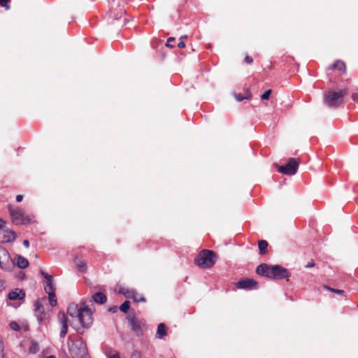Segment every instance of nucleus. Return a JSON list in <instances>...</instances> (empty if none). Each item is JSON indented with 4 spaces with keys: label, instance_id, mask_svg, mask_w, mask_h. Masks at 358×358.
<instances>
[{
    "label": "nucleus",
    "instance_id": "nucleus-1",
    "mask_svg": "<svg viewBox=\"0 0 358 358\" xmlns=\"http://www.w3.org/2000/svg\"><path fill=\"white\" fill-rule=\"evenodd\" d=\"M67 343L72 358H90L87 344L82 338L70 335Z\"/></svg>",
    "mask_w": 358,
    "mask_h": 358
},
{
    "label": "nucleus",
    "instance_id": "nucleus-2",
    "mask_svg": "<svg viewBox=\"0 0 358 358\" xmlns=\"http://www.w3.org/2000/svg\"><path fill=\"white\" fill-rule=\"evenodd\" d=\"M348 92V88L329 90L324 94V103L329 108H337L344 103V98Z\"/></svg>",
    "mask_w": 358,
    "mask_h": 358
},
{
    "label": "nucleus",
    "instance_id": "nucleus-3",
    "mask_svg": "<svg viewBox=\"0 0 358 358\" xmlns=\"http://www.w3.org/2000/svg\"><path fill=\"white\" fill-rule=\"evenodd\" d=\"M216 254L210 250H201L194 259L196 265L202 268L212 267L216 262Z\"/></svg>",
    "mask_w": 358,
    "mask_h": 358
},
{
    "label": "nucleus",
    "instance_id": "nucleus-4",
    "mask_svg": "<svg viewBox=\"0 0 358 358\" xmlns=\"http://www.w3.org/2000/svg\"><path fill=\"white\" fill-rule=\"evenodd\" d=\"M8 211L11 220L15 224H26L31 223L32 221L33 216L27 215L24 210L19 207L13 208L9 205Z\"/></svg>",
    "mask_w": 358,
    "mask_h": 358
},
{
    "label": "nucleus",
    "instance_id": "nucleus-5",
    "mask_svg": "<svg viewBox=\"0 0 358 358\" xmlns=\"http://www.w3.org/2000/svg\"><path fill=\"white\" fill-rule=\"evenodd\" d=\"M129 325L131 326V330L134 332L136 336H140L143 334V328L145 326L143 321L138 320L134 313H129L126 317Z\"/></svg>",
    "mask_w": 358,
    "mask_h": 358
},
{
    "label": "nucleus",
    "instance_id": "nucleus-6",
    "mask_svg": "<svg viewBox=\"0 0 358 358\" xmlns=\"http://www.w3.org/2000/svg\"><path fill=\"white\" fill-rule=\"evenodd\" d=\"M14 267L8 251L2 246H0V268L4 271H10Z\"/></svg>",
    "mask_w": 358,
    "mask_h": 358
},
{
    "label": "nucleus",
    "instance_id": "nucleus-7",
    "mask_svg": "<svg viewBox=\"0 0 358 358\" xmlns=\"http://www.w3.org/2000/svg\"><path fill=\"white\" fill-rule=\"evenodd\" d=\"M299 164V162L296 159L289 158L286 165L278 166V171L281 173L292 176L296 173Z\"/></svg>",
    "mask_w": 358,
    "mask_h": 358
},
{
    "label": "nucleus",
    "instance_id": "nucleus-8",
    "mask_svg": "<svg viewBox=\"0 0 358 358\" xmlns=\"http://www.w3.org/2000/svg\"><path fill=\"white\" fill-rule=\"evenodd\" d=\"M78 320L84 328H89L93 322L90 309L88 307L80 308Z\"/></svg>",
    "mask_w": 358,
    "mask_h": 358
},
{
    "label": "nucleus",
    "instance_id": "nucleus-9",
    "mask_svg": "<svg viewBox=\"0 0 358 358\" xmlns=\"http://www.w3.org/2000/svg\"><path fill=\"white\" fill-rule=\"evenodd\" d=\"M271 269L273 280L288 278L290 276L288 270L280 265H273Z\"/></svg>",
    "mask_w": 358,
    "mask_h": 358
},
{
    "label": "nucleus",
    "instance_id": "nucleus-10",
    "mask_svg": "<svg viewBox=\"0 0 358 358\" xmlns=\"http://www.w3.org/2000/svg\"><path fill=\"white\" fill-rule=\"evenodd\" d=\"M236 287L241 289H256L258 287V282L254 279L244 278L236 282Z\"/></svg>",
    "mask_w": 358,
    "mask_h": 358
},
{
    "label": "nucleus",
    "instance_id": "nucleus-11",
    "mask_svg": "<svg viewBox=\"0 0 358 358\" xmlns=\"http://www.w3.org/2000/svg\"><path fill=\"white\" fill-rule=\"evenodd\" d=\"M40 273L46 280L44 285L45 292L48 294L55 293V289L52 283V276L43 270L40 271Z\"/></svg>",
    "mask_w": 358,
    "mask_h": 358
},
{
    "label": "nucleus",
    "instance_id": "nucleus-12",
    "mask_svg": "<svg viewBox=\"0 0 358 358\" xmlns=\"http://www.w3.org/2000/svg\"><path fill=\"white\" fill-rule=\"evenodd\" d=\"M272 266L273 265H268L267 264H262L257 267L256 273L261 276L272 279Z\"/></svg>",
    "mask_w": 358,
    "mask_h": 358
},
{
    "label": "nucleus",
    "instance_id": "nucleus-13",
    "mask_svg": "<svg viewBox=\"0 0 358 358\" xmlns=\"http://www.w3.org/2000/svg\"><path fill=\"white\" fill-rule=\"evenodd\" d=\"M34 312L39 322H41L45 320V313L44 308L38 301H36L34 303Z\"/></svg>",
    "mask_w": 358,
    "mask_h": 358
},
{
    "label": "nucleus",
    "instance_id": "nucleus-14",
    "mask_svg": "<svg viewBox=\"0 0 358 358\" xmlns=\"http://www.w3.org/2000/svg\"><path fill=\"white\" fill-rule=\"evenodd\" d=\"M126 297L133 299L135 302H144L145 299L134 290H128L124 293Z\"/></svg>",
    "mask_w": 358,
    "mask_h": 358
},
{
    "label": "nucleus",
    "instance_id": "nucleus-15",
    "mask_svg": "<svg viewBox=\"0 0 358 358\" xmlns=\"http://www.w3.org/2000/svg\"><path fill=\"white\" fill-rule=\"evenodd\" d=\"M24 293L21 289L16 288L8 293V298L10 300L21 299L24 298Z\"/></svg>",
    "mask_w": 358,
    "mask_h": 358
},
{
    "label": "nucleus",
    "instance_id": "nucleus-16",
    "mask_svg": "<svg viewBox=\"0 0 358 358\" xmlns=\"http://www.w3.org/2000/svg\"><path fill=\"white\" fill-rule=\"evenodd\" d=\"M80 308L76 303H71L67 308V314L72 317H78Z\"/></svg>",
    "mask_w": 358,
    "mask_h": 358
},
{
    "label": "nucleus",
    "instance_id": "nucleus-17",
    "mask_svg": "<svg viewBox=\"0 0 358 358\" xmlns=\"http://www.w3.org/2000/svg\"><path fill=\"white\" fill-rule=\"evenodd\" d=\"M92 300L99 304H103L106 302L107 297L102 292H96L92 295Z\"/></svg>",
    "mask_w": 358,
    "mask_h": 358
},
{
    "label": "nucleus",
    "instance_id": "nucleus-18",
    "mask_svg": "<svg viewBox=\"0 0 358 358\" xmlns=\"http://www.w3.org/2000/svg\"><path fill=\"white\" fill-rule=\"evenodd\" d=\"M331 69H338V71L345 73L346 71V66L344 62L341 60H336L330 67Z\"/></svg>",
    "mask_w": 358,
    "mask_h": 358
},
{
    "label": "nucleus",
    "instance_id": "nucleus-19",
    "mask_svg": "<svg viewBox=\"0 0 358 358\" xmlns=\"http://www.w3.org/2000/svg\"><path fill=\"white\" fill-rule=\"evenodd\" d=\"M166 335V328L164 323H160L157 327V331L156 333V338H162Z\"/></svg>",
    "mask_w": 358,
    "mask_h": 358
},
{
    "label": "nucleus",
    "instance_id": "nucleus-20",
    "mask_svg": "<svg viewBox=\"0 0 358 358\" xmlns=\"http://www.w3.org/2000/svg\"><path fill=\"white\" fill-rule=\"evenodd\" d=\"M5 235L3 241L5 242H12L14 241L16 238V235L14 231L6 229L5 230Z\"/></svg>",
    "mask_w": 358,
    "mask_h": 358
},
{
    "label": "nucleus",
    "instance_id": "nucleus-21",
    "mask_svg": "<svg viewBox=\"0 0 358 358\" xmlns=\"http://www.w3.org/2000/svg\"><path fill=\"white\" fill-rule=\"evenodd\" d=\"M17 266L20 268H26L29 266V262L25 257L17 255Z\"/></svg>",
    "mask_w": 358,
    "mask_h": 358
},
{
    "label": "nucleus",
    "instance_id": "nucleus-22",
    "mask_svg": "<svg viewBox=\"0 0 358 358\" xmlns=\"http://www.w3.org/2000/svg\"><path fill=\"white\" fill-rule=\"evenodd\" d=\"M268 242L266 241H264V240H261L258 242V248H259V254L261 255H264L265 254L267 253L268 252V250H267V248H268Z\"/></svg>",
    "mask_w": 358,
    "mask_h": 358
},
{
    "label": "nucleus",
    "instance_id": "nucleus-23",
    "mask_svg": "<svg viewBox=\"0 0 358 358\" xmlns=\"http://www.w3.org/2000/svg\"><path fill=\"white\" fill-rule=\"evenodd\" d=\"M74 262L76 264V267L78 270L81 273H86L87 271V266L85 262L82 260H78L77 259H74Z\"/></svg>",
    "mask_w": 358,
    "mask_h": 358
},
{
    "label": "nucleus",
    "instance_id": "nucleus-24",
    "mask_svg": "<svg viewBox=\"0 0 358 358\" xmlns=\"http://www.w3.org/2000/svg\"><path fill=\"white\" fill-rule=\"evenodd\" d=\"M234 96L237 101H241L244 99H249L251 97V93L250 92L249 90L247 89L245 91L244 95L234 93Z\"/></svg>",
    "mask_w": 358,
    "mask_h": 358
},
{
    "label": "nucleus",
    "instance_id": "nucleus-25",
    "mask_svg": "<svg viewBox=\"0 0 358 358\" xmlns=\"http://www.w3.org/2000/svg\"><path fill=\"white\" fill-rule=\"evenodd\" d=\"M57 317L62 326L68 325L67 317L64 312H59Z\"/></svg>",
    "mask_w": 358,
    "mask_h": 358
},
{
    "label": "nucleus",
    "instance_id": "nucleus-26",
    "mask_svg": "<svg viewBox=\"0 0 358 358\" xmlns=\"http://www.w3.org/2000/svg\"><path fill=\"white\" fill-rule=\"evenodd\" d=\"M124 16H125V12L122 9H120L117 12V13L116 14L115 13V15H114V17L116 20H120L122 17H124L122 24H125L126 18L124 17Z\"/></svg>",
    "mask_w": 358,
    "mask_h": 358
},
{
    "label": "nucleus",
    "instance_id": "nucleus-27",
    "mask_svg": "<svg viewBox=\"0 0 358 358\" xmlns=\"http://www.w3.org/2000/svg\"><path fill=\"white\" fill-rule=\"evenodd\" d=\"M324 289L328 290V291H330L331 292H334V293H336V294H340V295H344V290L343 289H334V288H331L329 286H327V285H324L323 286Z\"/></svg>",
    "mask_w": 358,
    "mask_h": 358
},
{
    "label": "nucleus",
    "instance_id": "nucleus-28",
    "mask_svg": "<svg viewBox=\"0 0 358 358\" xmlns=\"http://www.w3.org/2000/svg\"><path fill=\"white\" fill-rule=\"evenodd\" d=\"M29 351L31 354H36L39 351V346L37 343L33 342L29 347Z\"/></svg>",
    "mask_w": 358,
    "mask_h": 358
},
{
    "label": "nucleus",
    "instance_id": "nucleus-29",
    "mask_svg": "<svg viewBox=\"0 0 358 358\" xmlns=\"http://www.w3.org/2000/svg\"><path fill=\"white\" fill-rule=\"evenodd\" d=\"M130 307V302L129 301H125L120 306V310L126 313L129 310Z\"/></svg>",
    "mask_w": 358,
    "mask_h": 358
},
{
    "label": "nucleus",
    "instance_id": "nucleus-30",
    "mask_svg": "<svg viewBox=\"0 0 358 358\" xmlns=\"http://www.w3.org/2000/svg\"><path fill=\"white\" fill-rule=\"evenodd\" d=\"M48 299H49L50 304L51 305V306H55L57 305V299H56L55 292L53 294H49Z\"/></svg>",
    "mask_w": 358,
    "mask_h": 358
},
{
    "label": "nucleus",
    "instance_id": "nucleus-31",
    "mask_svg": "<svg viewBox=\"0 0 358 358\" xmlns=\"http://www.w3.org/2000/svg\"><path fill=\"white\" fill-rule=\"evenodd\" d=\"M9 1L10 0H0V6L5 8L6 10H9L10 8L8 5Z\"/></svg>",
    "mask_w": 358,
    "mask_h": 358
},
{
    "label": "nucleus",
    "instance_id": "nucleus-32",
    "mask_svg": "<svg viewBox=\"0 0 358 358\" xmlns=\"http://www.w3.org/2000/svg\"><path fill=\"white\" fill-rule=\"evenodd\" d=\"M9 326L14 331H19L20 329V325L16 322H11Z\"/></svg>",
    "mask_w": 358,
    "mask_h": 358
},
{
    "label": "nucleus",
    "instance_id": "nucleus-33",
    "mask_svg": "<svg viewBox=\"0 0 358 358\" xmlns=\"http://www.w3.org/2000/svg\"><path fill=\"white\" fill-rule=\"evenodd\" d=\"M68 331V325L62 326V329L60 331V337L64 338Z\"/></svg>",
    "mask_w": 358,
    "mask_h": 358
},
{
    "label": "nucleus",
    "instance_id": "nucleus-34",
    "mask_svg": "<svg viewBox=\"0 0 358 358\" xmlns=\"http://www.w3.org/2000/svg\"><path fill=\"white\" fill-rule=\"evenodd\" d=\"M271 94V90H268L263 94H262L261 99L263 100H267L269 99Z\"/></svg>",
    "mask_w": 358,
    "mask_h": 358
},
{
    "label": "nucleus",
    "instance_id": "nucleus-35",
    "mask_svg": "<svg viewBox=\"0 0 358 358\" xmlns=\"http://www.w3.org/2000/svg\"><path fill=\"white\" fill-rule=\"evenodd\" d=\"M175 38L174 37H169L168 39H167V42H166V45L169 48H173L174 45L172 44V42H174L175 41Z\"/></svg>",
    "mask_w": 358,
    "mask_h": 358
},
{
    "label": "nucleus",
    "instance_id": "nucleus-36",
    "mask_svg": "<svg viewBox=\"0 0 358 358\" xmlns=\"http://www.w3.org/2000/svg\"><path fill=\"white\" fill-rule=\"evenodd\" d=\"M3 348H4V345H3V339L1 337H0V357H3Z\"/></svg>",
    "mask_w": 358,
    "mask_h": 358
},
{
    "label": "nucleus",
    "instance_id": "nucleus-37",
    "mask_svg": "<svg viewBox=\"0 0 358 358\" xmlns=\"http://www.w3.org/2000/svg\"><path fill=\"white\" fill-rule=\"evenodd\" d=\"M131 358H141V353L139 351H134L131 356Z\"/></svg>",
    "mask_w": 358,
    "mask_h": 358
},
{
    "label": "nucleus",
    "instance_id": "nucleus-38",
    "mask_svg": "<svg viewBox=\"0 0 358 358\" xmlns=\"http://www.w3.org/2000/svg\"><path fill=\"white\" fill-rule=\"evenodd\" d=\"M245 63H247L248 64H251L253 62V59H252V57H251L250 56L247 55L245 57Z\"/></svg>",
    "mask_w": 358,
    "mask_h": 358
},
{
    "label": "nucleus",
    "instance_id": "nucleus-39",
    "mask_svg": "<svg viewBox=\"0 0 358 358\" xmlns=\"http://www.w3.org/2000/svg\"><path fill=\"white\" fill-rule=\"evenodd\" d=\"M352 99L358 103V92H354L352 94Z\"/></svg>",
    "mask_w": 358,
    "mask_h": 358
},
{
    "label": "nucleus",
    "instance_id": "nucleus-40",
    "mask_svg": "<svg viewBox=\"0 0 358 358\" xmlns=\"http://www.w3.org/2000/svg\"><path fill=\"white\" fill-rule=\"evenodd\" d=\"M315 266V262L313 259H311L306 265V268H312Z\"/></svg>",
    "mask_w": 358,
    "mask_h": 358
},
{
    "label": "nucleus",
    "instance_id": "nucleus-41",
    "mask_svg": "<svg viewBox=\"0 0 358 358\" xmlns=\"http://www.w3.org/2000/svg\"><path fill=\"white\" fill-rule=\"evenodd\" d=\"M6 222L0 218V230H3L5 227Z\"/></svg>",
    "mask_w": 358,
    "mask_h": 358
},
{
    "label": "nucleus",
    "instance_id": "nucleus-42",
    "mask_svg": "<svg viewBox=\"0 0 358 358\" xmlns=\"http://www.w3.org/2000/svg\"><path fill=\"white\" fill-rule=\"evenodd\" d=\"M178 47L179 48H184L185 47V43L181 41L178 43Z\"/></svg>",
    "mask_w": 358,
    "mask_h": 358
},
{
    "label": "nucleus",
    "instance_id": "nucleus-43",
    "mask_svg": "<svg viewBox=\"0 0 358 358\" xmlns=\"http://www.w3.org/2000/svg\"><path fill=\"white\" fill-rule=\"evenodd\" d=\"M22 199H23V196H22V195H21V194H18V195H17V196H16V201H17V202H20V201H22Z\"/></svg>",
    "mask_w": 358,
    "mask_h": 358
},
{
    "label": "nucleus",
    "instance_id": "nucleus-44",
    "mask_svg": "<svg viewBox=\"0 0 358 358\" xmlns=\"http://www.w3.org/2000/svg\"><path fill=\"white\" fill-rule=\"evenodd\" d=\"M109 358H120V356L118 352H116L114 355L110 356Z\"/></svg>",
    "mask_w": 358,
    "mask_h": 358
},
{
    "label": "nucleus",
    "instance_id": "nucleus-45",
    "mask_svg": "<svg viewBox=\"0 0 358 358\" xmlns=\"http://www.w3.org/2000/svg\"><path fill=\"white\" fill-rule=\"evenodd\" d=\"M23 245L26 247V248H29V242L28 240H24L23 241Z\"/></svg>",
    "mask_w": 358,
    "mask_h": 358
},
{
    "label": "nucleus",
    "instance_id": "nucleus-46",
    "mask_svg": "<svg viewBox=\"0 0 358 358\" xmlns=\"http://www.w3.org/2000/svg\"><path fill=\"white\" fill-rule=\"evenodd\" d=\"M187 38V35H182L180 37V40H182L183 38Z\"/></svg>",
    "mask_w": 358,
    "mask_h": 358
},
{
    "label": "nucleus",
    "instance_id": "nucleus-47",
    "mask_svg": "<svg viewBox=\"0 0 358 358\" xmlns=\"http://www.w3.org/2000/svg\"><path fill=\"white\" fill-rule=\"evenodd\" d=\"M113 310V311H115V310H116V307L115 306V307H113V308H110V310Z\"/></svg>",
    "mask_w": 358,
    "mask_h": 358
},
{
    "label": "nucleus",
    "instance_id": "nucleus-48",
    "mask_svg": "<svg viewBox=\"0 0 358 358\" xmlns=\"http://www.w3.org/2000/svg\"><path fill=\"white\" fill-rule=\"evenodd\" d=\"M357 307H358V303H357Z\"/></svg>",
    "mask_w": 358,
    "mask_h": 358
}]
</instances>
